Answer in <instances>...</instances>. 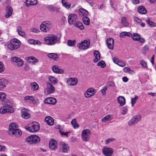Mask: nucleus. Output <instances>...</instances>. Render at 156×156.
I'll list each match as a JSON object with an SVG mask.
<instances>
[{"instance_id":"1","label":"nucleus","mask_w":156,"mask_h":156,"mask_svg":"<svg viewBox=\"0 0 156 156\" xmlns=\"http://www.w3.org/2000/svg\"><path fill=\"white\" fill-rule=\"evenodd\" d=\"M9 132L17 137L20 136L22 133L21 131L18 129L17 125L15 122H12L9 124Z\"/></svg>"},{"instance_id":"56","label":"nucleus","mask_w":156,"mask_h":156,"mask_svg":"<svg viewBox=\"0 0 156 156\" xmlns=\"http://www.w3.org/2000/svg\"><path fill=\"white\" fill-rule=\"evenodd\" d=\"M6 149L7 147L6 146L0 144V152H5Z\"/></svg>"},{"instance_id":"25","label":"nucleus","mask_w":156,"mask_h":156,"mask_svg":"<svg viewBox=\"0 0 156 156\" xmlns=\"http://www.w3.org/2000/svg\"><path fill=\"white\" fill-rule=\"evenodd\" d=\"M46 8L50 11L51 12H58L59 10L58 8L56 7H55L51 5H47L46 6Z\"/></svg>"},{"instance_id":"54","label":"nucleus","mask_w":156,"mask_h":156,"mask_svg":"<svg viewBox=\"0 0 156 156\" xmlns=\"http://www.w3.org/2000/svg\"><path fill=\"white\" fill-rule=\"evenodd\" d=\"M138 98V97L137 95H135L134 98H132L131 99V105L132 106H133L134 104L136 103V101Z\"/></svg>"},{"instance_id":"10","label":"nucleus","mask_w":156,"mask_h":156,"mask_svg":"<svg viewBox=\"0 0 156 156\" xmlns=\"http://www.w3.org/2000/svg\"><path fill=\"white\" fill-rule=\"evenodd\" d=\"M24 100L26 102L29 103L30 104L34 105H37L38 104V103L32 96H26L24 98Z\"/></svg>"},{"instance_id":"15","label":"nucleus","mask_w":156,"mask_h":156,"mask_svg":"<svg viewBox=\"0 0 156 156\" xmlns=\"http://www.w3.org/2000/svg\"><path fill=\"white\" fill-rule=\"evenodd\" d=\"M103 153L106 156H110L113 153V150L112 148L104 147L102 150Z\"/></svg>"},{"instance_id":"22","label":"nucleus","mask_w":156,"mask_h":156,"mask_svg":"<svg viewBox=\"0 0 156 156\" xmlns=\"http://www.w3.org/2000/svg\"><path fill=\"white\" fill-rule=\"evenodd\" d=\"M21 112V116L24 119H27L30 117V115L29 114L27 109L25 108L23 109Z\"/></svg>"},{"instance_id":"11","label":"nucleus","mask_w":156,"mask_h":156,"mask_svg":"<svg viewBox=\"0 0 156 156\" xmlns=\"http://www.w3.org/2000/svg\"><path fill=\"white\" fill-rule=\"evenodd\" d=\"M96 92L95 89L92 88H89L85 92V96L87 98H89L94 95Z\"/></svg>"},{"instance_id":"42","label":"nucleus","mask_w":156,"mask_h":156,"mask_svg":"<svg viewBox=\"0 0 156 156\" xmlns=\"http://www.w3.org/2000/svg\"><path fill=\"white\" fill-rule=\"evenodd\" d=\"M83 23L86 25L90 24V19L87 16H83L82 19Z\"/></svg>"},{"instance_id":"6","label":"nucleus","mask_w":156,"mask_h":156,"mask_svg":"<svg viewBox=\"0 0 156 156\" xmlns=\"http://www.w3.org/2000/svg\"><path fill=\"white\" fill-rule=\"evenodd\" d=\"M40 140V138L37 135H32L27 137L25 141L30 144H35L39 142Z\"/></svg>"},{"instance_id":"20","label":"nucleus","mask_w":156,"mask_h":156,"mask_svg":"<svg viewBox=\"0 0 156 156\" xmlns=\"http://www.w3.org/2000/svg\"><path fill=\"white\" fill-rule=\"evenodd\" d=\"M57 143L56 141L54 139H51L49 141V147L52 150H55L57 148Z\"/></svg>"},{"instance_id":"2","label":"nucleus","mask_w":156,"mask_h":156,"mask_svg":"<svg viewBox=\"0 0 156 156\" xmlns=\"http://www.w3.org/2000/svg\"><path fill=\"white\" fill-rule=\"evenodd\" d=\"M25 128L26 129L30 132L35 133L39 130L40 126L38 122H34L29 124V126H26Z\"/></svg>"},{"instance_id":"8","label":"nucleus","mask_w":156,"mask_h":156,"mask_svg":"<svg viewBox=\"0 0 156 156\" xmlns=\"http://www.w3.org/2000/svg\"><path fill=\"white\" fill-rule=\"evenodd\" d=\"M91 131L88 129H84L82 131V138L85 141H88L90 140Z\"/></svg>"},{"instance_id":"12","label":"nucleus","mask_w":156,"mask_h":156,"mask_svg":"<svg viewBox=\"0 0 156 156\" xmlns=\"http://www.w3.org/2000/svg\"><path fill=\"white\" fill-rule=\"evenodd\" d=\"M112 60L114 62L120 67H123L126 65L124 61L119 59L117 57L112 58Z\"/></svg>"},{"instance_id":"19","label":"nucleus","mask_w":156,"mask_h":156,"mask_svg":"<svg viewBox=\"0 0 156 156\" xmlns=\"http://www.w3.org/2000/svg\"><path fill=\"white\" fill-rule=\"evenodd\" d=\"M56 99L52 97L47 98L44 100V103L47 104L54 105L56 103Z\"/></svg>"},{"instance_id":"41","label":"nucleus","mask_w":156,"mask_h":156,"mask_svg":"<svg viewBox=\"0 0 156 156\" xmlns=\"http://www.w3.org/2000/svg\"><path fill=\"white\" fill-rule=\"evenodd\" d=\"M62 151L64 153H67L69 149L68 145L65 143L62 144Z\"/></svg>"},{"instance_id":"31","label":"nucleus","mask_w":156,"mask_h":156,"mask_svg":"<svg viewBox=\"0 0 156 156\" xmlns=\"http://www.w3.org/2000/svg\"><path fill=\"white\" fill-rule=\"evenodd\" d=\"M52 69L54 72L56 73L62 74L64 73V71L58 68L56 66H53Z\"/></svg>"},{"instance_id":"26","label":"nucleus","mask_w":156,"mask_h":156,"mask_svg":"<svg viewBox=\"0 0 156 156\" xmlns=\"http://www.w3.org/2000/svg\"><path fill=\"white\" fill-rule=\"evenodd\" d=\"M37 3V0H27L26 1V5L27 7H29L31 5H36Z\"/></svg>"},{"instance_id":"7","label":"nucleus","mask_w":156,"mask_h":156,"mask_svg":"<svg viewBox=\"0 0 156 156\" xmlns=\"http://www.w3.org/2000/svg\"><path fill=\"white\" fill-rule=\"evenodd\" d=\"M142 118L141 116L136 115L132 117L128 122V124L129 126H133L139 122Z\"/></svg>"},{"instance_id":"24","label":"nucleus","mask_w":156,"mask_h":156,"mask_svg":"<svg viewBox=\"0 0 156 156\" xmlns=\"http://www.w3.org/2000/svg\"><path fill=\"white\" fill-rule=\"evenodd\" d=\"M88 11L83 8H80L79 10V14L80 16H88Z\"/></svg>"},{"instance_id":"29","label":"nucleus","mask_w":156,"mask_h":156,"mask_svg":"<svg viewBox=\"0 0 156 156\" xmlns=\"http://www.w3.org/2000/svg\"><path fill=\"white\" fill-rule=\"evenodd\" d=\"M94 55L95 58L94 59V62H96L100 59V55L98 51L96 50L94 51Z\"/></svg>"},{"instance_id":"36","label":"nucleus","mask_w":156,"mask_h":156,"mask_svg":"<svg viewBox=\"0 0 156 156\" xmlns=\"http://www.w3.org/2000/svg\"><path fill=\"white\" fill-rule=\"evenodd\" d=\"M138 11L141 14H145L147 13V10L143 6H139L138 8Z\"/></svg>"},{"instance_id":"33","label":"nucleus","mask_w":156,"mask_h":156,"mask_svg":"<svg viewBox=\"0 0 156 156\" xmlns=\"http://www.w3.org/2000/svg\"><path fill=\"white\" fill-rule=\"evenodd\" d=\"M8 81L5 79L2 78L0 79V87L1 89L4 87L7 84Z\"/></svg>"},{"instance_id":"37","label":"nucleus","mask_w":156,"mask_h":156,"mask_svg":"<svg viewBox=\"0 0 156 156\" xmlns=\"http://www.w3.org/2000/svg\"><path fill=\"white\" fill-rule=\"evenodd\" d=\"M28 43L30 44H40L41 42L38 41H36L33 39H29L27 40Z\"/></svg>"},{"instance_id":"23","label":"nucleus","mask_w":156,"mask_h":156,"mask_svg":"<svg viewBox=\"0 0 156 156\" xmlns=\"http://www.w3.org/2000/svg\"><path fill=\"white\" fill-rule=\"evenodd\" d=\"M47 85V92L48 94H51L53 93L55 90V88L52 84L48 82Z\"/></svg>"},{"instance_id":"40","label":"nucleus","mask_w":156,"mask_h":156,"mask_svg":"<svg viewBox=\"0 0 156 156\" xmlns=\"http://www.w3.org/2000/svg\"><path fill=\"white\" fill-rule=\"evenodd\" d=\"M112 116L110 115H106L103 118L101 119V121L103 123H105L106 121L110 120L112 119Z\"/></svg>"},{"instance_id":"21","label":"nucleus","mask_w":156,"mask_h":156,"mask_svg":"<svg viewBox=\"0 0 156 156\" xmlns=\"http://www.w3.org/2000/svg\"><path fill=\"white\" fill-rule=\"evenodd\" d=\"M106 42L108 48L111 50H113L114 44L113 39L112 38H108Z\"/></svg>"},{"instance_id":"62","label":"nucleus","mask_w":156,"mask_h":156,"mask_svg":"<svg viewBox=\"0 0 156 156\" xmlns=\"http://www.w3.org/2000/svg\"><path fill=\"white\" fill-rule=\"evenodd\" d=\"M107 88L106 87H105L103 88L101 90V92L103 95H104L105 94V91L107 90Z\"/></svg>"},{"instance_id":"3","label":"nucleus","mask_w":156,"mask_h":156,"mask_svg":"<svg viewBox=\"0 0 156 156\" xmlns=\"http://www.w3.org/2000/svg\"><path fill=\"white\" fill-rule=\"evenodd\" d=\"M57 37L55 35L53 34L48 35L44 38L45 43L48 45H52L55 44L57 41Z\"/></svg>"},{"instance_id":"50","label":"nucleus","mask_w":156,"mask_h":156,"mask_svg":"<svg viewBox=\"0 0 156 156\" xmlns=\"http://www.w3.org/2000/svg\"><path fill=\"white\" fill-rule=\"evenodd\" d=\"M97 65L98 66H101L102 68H104L106 64L104 61L101 60L97 63Z\"/></svg>"},{"instance_id":"14","label":"nucleus","mask_w":156,"mask_h":156,"mask_svg":"<svg viewBox=\"0 0 156 156\" xmlns=\"http://www.w3.org/2000/svg\"><path fill=\"white\" fill-rule=\"evenodd\" d=\"M25 60L29 63H31L32 65L35 64L38 62V60L34 56H30L25 58Z\"/></svg>"},{"instance_id":"63","label":"nucleus","mask_w":156,"mask_h":156,"mask_svg":"<svg viewBox=\"0 0 156 156\" xmlns=\"http://www.w3.org/2000/svg\"><path fill=\"white\" fill-rule=\"evenodd\" d=\"M142 43H144L145 42V40L143 38H141L140 37L139 38V39L138 40V41Z\"/></svg>"},{"instance_id":"57","label":"nucleus","mask_w":156,"mask_h":156,"mask_svg":"<svg viewBox=\"0 0 156 156\" xmlns=\"http://www.w3.org/2000/svg\"><path fill=\"white\" fill-rule=\"evenodd\" d=\"M140 64L144 68H147V62L144 60H141L140 61Z\"/></svg>"},{"instance_id":"60","label":"nucleus","mask_w":156,"mask_h":156,"mask_svg":"<svg viewBox=\"0 0 156 156\" xmlns=\"http://www.w3.org/2000/svg\"><path fill=\"white\" fill-rule=\"evenodd\" d=\"M30 31L32 32L37 33L39 32V30L35 28H32L30 29Z\"/></svg>"},{"instance_id":"61","label":"nucleus","mask_w":156,"mask_h":156,"mask_svg":"<svg viewBox=\"0 0 156 156\" xmlns=\"http://www.w3.org/2000/svg\"><path fill=\"white\" fill-rule=\"evenodd\" d=\"M127 109L126 108L124 107L122 109V115H124L127 112Z\"/></svg>"},{"instance_id":"39","label":"nucleus","mask_w":156,"mask_h":156,"mask_svg":"<svg viewBox=\"0 0 156 156\" xmlns=\"http://www.w3.org/2000/svg\"><path fill=\"white\" fill-rule=\"evenodd\" d=\"M48 79L50 82L54 84L57 83L58 81V80L56 78L51 76H49Z\"/></svg>"},{"instance_id":"58","label":"nucleus","mask_w":156,"mask_h":156,"mask_svg":"<svg viewBox=\"0 0 156 156\" xmlns=\"http://www.w3.org/2000/svg\"><path fill=\"white\" fill-rule=\"evenodd\" d=\"M5 67L2 63L0 62V73L2 72L5 70Z\"/></svg>"},{"instance_id":"9","label":"nucleus","mask_w":156,"mask_h":156,"mask_svg":"<svg viewBox=\"0 0 156 156\" xmlns=\"http://www.w3.org/2000/svg\"><path fill=\"white\" fill-rule=\"evenodd\" d=\"M90 44L89 41L84 40L81 41L80 43L78 44L77 46L80 49L86 50L88 48Z\"/></svg>"},{"instance_id":"47","label":"nucleus","mask_w":156,"mask_h":156,"mask_svg":"<svg viewBox=\"0 0 156 156\" xmlns=\"http://www.w3.org/2000/svg\"><path fill=\"white\" fill-rule=\"evenodd\" d=\"M131 35V34L129 32H121L119 35L120 37H122L124 36H127L130 37Z\"/></svg>"},{"instance_id":"18","label":"nucleus","mask_w":156,"mask_h":156,"mask_svg":"<svg viewBox=\"0 0 156 156\" xmlns=\"http://www.w3.org/2000/svg\"><path fill=\"white\" fill-rule=\"evenodd\" d=\"M77 82L78 80L77 79L72 77L69 78L67 81L68 85L71 86L75 85L77 84Z\"/></svg>"},{"instance_id":"38","label":"nucleus","mask_w":156,"mask_h":156,"mask_svg":"<svg viewBox=\"0 0 156 156\" xmlns=\"http://www.w3.org/2000/svg\"><path fill=\"white\" fill-rule=\"evenodd\" d=\"M47 55L48 57L52 58L55 60H57L58 59V56L55 53H49Z\"/></svg>"},{"instance_id":"59","label":"nucleus","mask_w":156,"mask_h":156,"mask_svg":"<svg viewBox=\"0 0 156 156\" xmlns=\"http://www.w3.org/2000/svg\"><path fill=\"white\" fill-rule=\"evenodd\" d=\"M114 140V139L113 138H108V139L105 140V142L106 144H108L110 142L113 141Z\"/></svg>"},{"instance_id":"27","label":"nucleus","mask_w":156,"mask_h":156,"mask_svg":"<svg viewBox=\"0 0 156 156\" xmlns=\"http://www.w3.org/2000/svg\"><path fill=\"white\" fill-rule=\"evenodd\" d=\"M117 101L120 106H123L125 104V99L123 96H119L118 98Z\"/></svg>"},{"instance_id":"16","label":"nucleus","mask_w":156,"mask_h":156,"mask_svg":"<svg viewBox=\"0 0 156 156\" xmlns=\"http://www.w3.org/2000/svg\"><path fill=\"white\" fill-rule=\"evenodd\" d=\"M77 19V15L74 14L70 13L68 16V22L69 24H72L74 21Z\"/></svg>"},{"instance_id":"30","label":"nucleus","mask_w":156,"mask_h":156,"mask_svg":"<svg viewBox=\"0 0 156 156\" xmlns=\"http://www.w3.org/2000/svg\"><path fill=\"white\" fill-rule=\"evenodd\" d=\"M45 121L47 123L50 125H52L54 123V120L50 116H47L45 118Z\"/></svg>"},{"instance_id":"49","label":"nucleus","mask_w":156,"mask_h":156,"mask_svg":"<svg viewBox=\"0 0 156 156\" xmlns=\"http://www.w3.org/2000/svg\"><path fill=\"white\" fill-rule=\"evenodd\" d=\"M71 124L73 126L74 128H78L79 126L76 122V120L75 119H73L71 122Z\"/></svg>"},{"instance_id":"32","label":"nucleus","mask_w":156,"mask_h":156,"mask_svg":"<svg viewBox=\"0 0 156 156\" xmlns=\"http://www.w3.org/2000/svg\"><path fill=\"white\" fill-rule=\"evenodd\" d=\"M31 88L33 91H36L39 88V85L35 82H33L30 83Z\"/></svg>"},{"instance_id":"55","label":"nucleus","mask_w":156,"mask_h":156,"mask_svg":"<svg viewBox=\"0 0 156 156\" xmlns=\"http://www.w3.org/2000/svg\"><path fill=\"white\" fill-rule=\"evenodd\" d=\"M133 18L134 21L136 22V23L140 24L142 22L141 20L138 17L134 16L133 17Z\"/></svg>"},{"instance_id":"51","label":"nucleus","mask_w":156,"mask_h":156,"mask_svg":"<svg viewBox=\"0 0 156 156\" xmlns=\"http://www.w3.org/2000/svg\"><path fill=\"white\" fill-rule=\"evenodd\" d=\"M67 43L69 46L71 47L74 46L75 44V40H74L72 41L71 40H68Z\"/></svg>"},{"instance_id":"4","label":"nucleus","mask_w":156,"mask_h":156,"mask_svg":"<svg viewBox=\"0 0 156 156\" xmlns=\"http://www.w3.org/2000/svg\"><path fill=\"white\" fill-rule=\"evenodd\" d=\"M20 41L19 40L14 39L10 41L8 47L9 49L15 50L20 47Z\"/></svg>"},{"instance_id":"44","label":"nucleus","mask_w":156,"mask_h":156,"mask_svg":"<svg viewBox=\"0 0 156 156\" xmlns=\"http://www.w3.org/2000/svg\"><path fill=\"white\" fill-rule=\"evenodd\" d=\"M134 41H138V40L140 38V35L137 33H134L132 35L131 34V36Z\"/></svg>"},{"instance_id":"5","label":"nucleus","mask_w":156,"mask_h":156,"mask_svg":"<svg viewBox=\"0 0 156 156\" xmlns=\"http://www.w3.org/2000/svg\"><path fill=\"white\" fill-rule=\"evenodd\" d=\"M10 105L8 104L5 106H4L0 108V113L1 114H5L7 113H11L14 112V110L13 108L12 102H11Z\"/></svg>"},{"instance_id":"48","label":"nucleus","mask_w":156,"mask_h":156,"mask_svg":"<svg viewBox=\"0 0 156 156\" xmlns=\"http://www.w3.org/2000/svg\"><path fill=\"white\" fill-rule=\"evenodd\" d=\"M42 23L44 25L46 26L47 28L50 29L51 27V22L49 21H45L42 22Z\"/></svg>"},{"instance_id":"46","label":"nucleus","mask_w":156,"mask_h":156,"mask_svg":"<svg viewBox=\"0 0 156 156\" xmlns=\"http://www.w3.org/2000/svg\"><path fill=\"white\" fill-rule=\"evenodd\" d=\"M17 31L19 35L23 36L24 35L25 33L22 31L21 28L20 27H17Z\"/></svg>"},{"instance_id":"34","label":"nucleus","mask_w":156,"mask_h":156,"mask_svg":"<svg viewBox=\"0 0 156 156\" xmlns=\"http://www.w3.org/2000/svg\"><path fill=\"white\" fill-rule=\"evenodd\" d=\"M61 2L63 5L67 9L69 8L71 5V4L67 0H62Z\"/></svg>"},{"instance_id":"43","label":"nucleus","mask_w":156,"mask_h":156,"mask_svg":"<svg viewBox=\"0 0 156 156\" xmlns=\"http://www.w3.org/2000/svg\"><path fill=\"white\" fill-rule=\"evenodd\" d=\"M121 23L122 25L125 27H127L129 25V23L127 22L126 18L122 17L121 19Z\"/></svg>"},{"instance_id":"28","label":"nucleus","mask_w":156,"mask_h":156,"mask_svg":"<svg viewBox=\"0 0 156 156\" xmlns=\"http://www.w3.org/2000/svg\"><path fill=\"white\" fill-rule=\"evenodd\" d=\"M12 8L10 6L7 7L5 15V17L6 18H8L12 14Z\"/></svg>"},{"instance_id":"52","label":"nucleus","mask_w":156,"mask_h":156,"mask_svg":"<svg viewBox=\"0 0 156 156\" xmlns=\"http://www.w3.org/2000/svg\"><path fill=\"white\" fill-rule=\"evenodd\" d=\"M146 21L149 26L151 27H154V22L151 21L149 18H147L146 20Z\"/></svg>"},{"instance_id":"64","label":"nucleus","mask_w":156,"mask_h":156,"mask_svg":"<svg viewBox=\"0 0 156 156\" xmlns=\"http://www.w3.org/2000/svg\"><path fill=\"white\" fill-rule=\"evenodd\" d=\"M66 18L64 16H62L61 18V21H62V22L64 23L65 22H66Z\"/></svg>"},{"instance_id":"45","label":"nucleus","mask_w":156,"mask_h":156,"mask_svg":"<svg viewBox=\"0 0 156 156\" xmlns=\"http://www.w3.org/2000/svg\"><path fill=\"white\" fill-rule=\"evenodd\" d=\"M40 28L41 30L44 32H47L49 30V29L47 28V27L43 23H42L40 26Z\"/></svg>"},{"instance_id":"17","label":"nucleus","mask_w":156,"mask_h":156,"mask_svg":"<svg viewBox=\"0 0 156 156\" xmlns=\"http://www.w3.org/2000/svg\"><path fill=\"white\" fill-rule=\"evenodd\" d=\"M12 59L17 63L16 65L19 67H21L23 64V61L19 57H12Z\"/></svg>"},{"instance_id":"13","label":"nucleus","mask_w":156,"mask_h":156,"mask_svg":"<svg viewBox=\"0 0 156 156\" xmlns=\"http://www.w3.org/2000/svg\"><path fill=\"white\" fill-rule=\"evenodd\" d=\"M6 94L3 92H0V101L6 104L11 103V101L8 99L6 98Z\"/></svg>"},{"instance_id":"35","label":"nucleus","mask_w":156,"mask_h":156,"mask_svg":"<svg viewBox=\"0 0 156 156\" xmlns=\"http://www.w3.org/2000/svg\"><path fill=\"white\" fill-rule=\"evenodd\" d=\"M74 26L79 28L80 30H82L84 29V28L82 23L80 21H77L74 23Z\"/></svg>"},{"instance_id":"53","label":"nucleus","mask_w":156,"mask_h":156,"mask_svg":"<svg viewBox=\"0 0 156 156\" xmlns=\"http://www.w3.org/2000/svg\"><path fill=\"white\" fill-rule=\"evenodd\" d=\"M123 70L125 72L128 73L130 74H132L133 72V71L131 70L130 68L129 67H125L123 69Z\"/></svg>"}]
</instances>
